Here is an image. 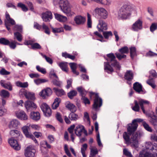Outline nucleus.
I'll return each instance as SVG.
<instances>
[{
    "label": "nucleus",
    "instance_id": "obj_1",
    "mask_svg": "<svg viewBox=\"0 0 157 157\" xmlns=\"http://www.w3.org/2000/svg\"><path fill=\"white\" fill-rule=\"evenodd\" d=\"M143 121V120L141 119L137 118L134 120L132 124H128L127 128L128 132H125L123 135V138L126 144L129 145L131 144L130 136L136 130L138 126L137 122H142Z\"/></svg>",
    "mask_w": 157,
    "mask_h": 157
},
{
    "label": "nucleus",
    "instance_id": "obj_2",
    "mask_svg": "<svg viewBox=\"0 0 157 157\" xmlns=\"http://www.w3.org/2000/svg\"><path fill=\"white\" fill-rule=\"evenodd\" d=\"M108 58L107 62L104 63V70L108 73L113 72V67L116 69L120 70L121 66L118 62L116 60V57L113 53H110L107 55Z\"/></svg>",
    "mask_w": 157,
    "mask_h": 157
},
{
    "label": "nucleus",
    "instance_id": "obj_3",
    "mask_svg": "<svg viewBox=\"0 0 157 157\" xmlns=\"http://www.w3.org/2000/svg\"><path fill=\"white\" fill-rule=\"evenodd\" d=\"M122 6L118 12L117 17L119 19H126L128 18L131 16V12L134 10V7L127 5L125 4Z\"/></svg>",
    "mask_w": 157,
    "mask_h": 157
},
{
    "label": "nucleus",
    "instance_id": "obj_4",
    "mask_svg": "<svg viewBox=\"0 0 157 157\" xmlns=\"http://www.w3.org/2000/svg\"><path fill=\"white\" fill-rule=\"evenodd\" d=\"M59 6L60 10L67 15H70L74 14L71 10L72 6L68 0H60Z\"/></svg>",
    "mask_w": 157,
    "mask_h": 157
},
{
    "label": "nucleus",
    "instance_id": "obj_5",
    "mask_svg": "<svg viewBox=\"0 0 157 157\" xmlns=\"http://www.w3.org/2000/svg\"><path fill=\"white\" fill-rule=\"evenodd\" d=\"M93 13L95 16L98 18L106 19L108 16L107 11L103 7H96Z\"/></svg>",
    "mask_w": 157,
    "mask_h": 157
},
{
    "label": "nucleus",
    "instance_id": "obj_6",
    "mask_svg": "<svg viewBox=\"0 0 157 157\" xmlns=\"http://www.w3.org/2000/svg\"><path fill=\"white\" fill-rule=\"evenodd\" d=\"M135 105L132 107V109L135 111H139L140 110V107L138 103L139 104L141 108L144 113H145V110L144 108V105H148L149 102L143 99L139 100V103L136 100L134 101Z\"/></svg>",
    "mask_w": 157,
    "mask_h": 157
},
{
    "label": "nucleus",
    "instance_id": "obj_7",
    "mask_svg": "<svg viewBox=\"0 0 157 157\" xmlns=\"http://www.w3.org/2000/svg\"><path fill=\"white\" fill-rule=\"evenodd\" d=\"M52 92V90L50 88L46 87L42 90L39 93V95L42 98L45 99L51 95Z\"/></svg>",
    "mask_w": 157,
    "mask_h": 157
},
{
    "label": "nucleus",
    "instance_id": "obj_8",
    "mask_svg": "<svg viewBox=\"0 0 157 157\" xmlns=\"http://www.w3.org/2000/svg\"><path fill=\"white\" fill-rule=\"evenodd\" d=\"M77 90L80 93L82 96V99L83 100L84 103L85 104H89L90 102L88 99L85 97L87 92L82 86L77 88Z\"/></svg>",
    "mask_w": 157,
    "mask_h": 157
},
{
    "label": "nucleus",
    "instance_id": "obj_9",
    "mask_svg": "<svg viewBox=\"0 0 157 157\" xmlns=\"http://www.w3.org/2000/svg\"><path fill=\"white\" fill-rule=\"evenodd\" d=\"M36 151L32 146L27 147L25 150V155L26 157H35Z\"/></svg>",
    "mask_w": 157,
    "mask_h": 157
},
{
    "label": "nucleus",
    "instance_id": "obj_10",
    "mask_svg": "<svg viewBox=\"0 0 157 157\" xmlns=\"http://www.w3.org/2000/svg\"><path fill=\"white\" fill-rule=\"evenodd\" d=\"M25 106L28 112L35 110L37 107V105L35 103L30 101H28L25 102Z\"/></svg>",
    "mask_w": 157,
    "mask_h": 157
},
{
    "label": "nucleus",
    "instance_id": "obj_11",
    "mask_svg": "<svg viewBox=\"0 0 157 157\" xmlns=\"http://www.w3.org/2000/svg\"><path fill=\"white\" fill-rule=\"evenodd\" d=\"M27 125L24 126L21 129L23 133L27 137L31 139L34 141L36 143H37V141L34 136L29 132L28 130L29 126L28 125V124H27Z\"/></svg>",
    "mask_w": 157,
    "mask_h": 157
},
{
    "label": "nucleus",
    "instance_id": "obj_12",
    "mask_svg": "<svg viewBox=\"0 0 157 157\" xmlns=\"http://www.w3.org/2000/svg\"><path fill=\"white\" fill-rule=\"evenodd\" d=\"M10 146L14 150L18 151L21 149V146L19 144L17 141L13 138L9 139L8 140Z\"/></svg>",
    "mask_w": 157,
    "mask_h": 157
},
{
    "label": "nucleus",
    "instance_id": "obj_13",
    "mask_svg": "<svg viewBox=\"0 0 157 157\" xmlns=\"http://www.w3.org/2000/svg\"><path fill=\"white\" fill-rule=\"evenodd\" d=\"M6 19L5 20V25L7 30L10 31V28L8 25L9 24H10L12 25H14L15 23V21L13 19L10 17L9 13L7 12L6 13Z\"/></svg>",
    "mask_w": 157,
    "mask_h": 157
},
{
    "label": "nucleus",
    "instance_id": "obj_14",
    "mask_svg": "<svg viewBox=\"0 0 157 157\" xmlns=\"http://www.w3.org/2000/svg\"><path fill=\"white\" fill-rule=\"evenodd\" d=\"M98 30L100 32H103L107 29V25L103 20L100 19L97 26Z\"/></svg>",
    "mask_w": 157,
    "mask_h": 157
},
{
    "label": "nucleus",
    "instance_id": "obj_15",
    "mask_svg": "<svg viewBox=\"0 0 157 157\" xmlns=\"http://www.w3.org/2000/svg\"><path fill=\"white\" fill-rule=\"evenodd\" d=\"M102 105V100L99 98L98 94L95 95V98L93 105V108L97 110L98 107H100Z\"/></svg>",
    "mask_w": 157,
    "mask_h": 157
},
{
    "label": "nucleus",
    "instance_id": "obj_16",
    "mask_svg": "<svg viewBox=\"0 0 157 157\" xmlns=\"http://www.w3.org/2000/svg\"><path fill=\"white\" fill-rule=\"evenodd\" d=\"M74 20L76 24L78 25H83L86 21V18L80 15L75 16Z\"/></svg>",
    "mask_w": 157,
    "mask_h": 157
},
{
    "label": "nucleus",
    "instance_id": "obj_17",
    "mask_svg": "<svg viewBox=\"0 0 157 157\" xmlns=\"http://www.w3.org/2000/svg\"><path fill=\"white\" fill-rule=\"evenodd\" d=\"M15 114L16 117L20 119L23 120L28 119L27 115L23 111L19 110L16 111L15 112Z\"/></svg>",
    "mask_w": 157,
    "mask_h": 157
},
{
    "label": "nucleus",
    "instance_id": "obj_18",
    "mask_svg": "<svg viewBox=\"0 0 157 157\" xmlns=\"http://www.w3.org/2000/svg\"><path fill=\"white\" fill-rule=\"evenodd\" d=\"M42 18L43 21L45 22L49 21L52 18V14L50 11H46L42 14Z\"/></svg>",
    "mask_w": 157,
    "mask_h": 157
},
{
    "label": "nucleus",
    "instance_id": "obj_19",
    "mask_svg": "<svg viewBox=\"0 0 157 157\" xmlns=\"http://www.w3.org/2000/svg\"><path fill=\"white\" fill-rule=\"evenodd\" d=\"M20 125V122L18 120L14 119L10 121L9 125V127L11 129H17Z\"/></svg>",
    "mask_w": 157,
    "mask_h": 157
},
{
    "label": "nucleus",
    "instance_id": "obj_20",
    "mask_svg": "<svg viewBox=\"0 0 157 157\" xmlns=\"http://www.w3.org/2000/svg\"><path fill=\"white\" fill-rule=\"evenodd\" d=\"M85 130L84 127L83 125L79 124L76 127L74 131L76 135L78 137H80Z\"/></svg>",
    "mask_w": 157,
    "mask_h": 157
},
{
    "label": "nucleus",
    "instance_id": "obj_21",
    "mask_svg": "<svg viewBox=\"0 0 157 157\" xmlns=\"http://www.w3.org/2000/svg\"><path fill=\"white\" fill-rule=\"evenodd\" d=\"M142 28V22L140 19L138 20L132 26V29L134 31H138Z\"/></svg>",
    "mask_w": 157,
    "mask_h": 157
},
{
    "label": "nucleus",
    "instance_id": "obj_22",
    "mask_svg": "<svg viewBox=\"0 0 157 157\" xmlns=\"http://www.w3.org/2000/svg\"><path fill=\"white\" fill-rule=\"evenodd\" d=\"M140 157H157V152L152 154L146 152L144 150H142L140 152L139 154Z\"/></svg>",
    "mask_w": 157,
    "mask_h": 157
},
{
    "label": "nucleus",
    "instance_id": "obj_23",
    "mask_svg": "<svg viewBox=\"0 0 157 157\" xmlns=\"http://www.w3.org/2000/svg\"><path fill=\"white\" fill-rule=\"evenodd\" d=\"M22 93L25 96L26 98L28 99L33 100L36 98L34 93L27 91L26 90H23Z\"/></svg>",
    "mask_w": 157,
    "mask_h": 157
},
{
    "label": "nucleus",
    "instance_id": "obj_24",
    "mask_svg": "<svg viewBox=\"0 0 157 157\" xmlns=\"http://www.w3.org/2000/svg\"><path fill=\"white\" fill-rule=\"evenodd\" d=\"M65 105V107L71 112H75L76 111V107L69 101H67L66 102Z\"/></svg>",
    "mask_w": 157,
    "mask_h": 157
},
{
    "label": "nucleus",
    "instance_id": "obj_25",
    "mask_svg": "<svg viewBox=\"0 0 157 157\" xmlns=\"http://www.w3.org/2000/svg\"><path fill=\"white\" fill-rule=\"evenodd\" d=\"M30 117L32 120L37 121L40 118V114L38 112H31L30 114Z\"/></svg>",
    "mask_w": 157,
    "mask_h": 157
},
{
    "label": "nucleus",
    "instance_id": "obj_26",
    "mask_svg": "<svg viewBox=\"0 0 157 157\" xmlns=\"http://www.w3.org/2000/svg\"><path fill=\"white\" fill-rule=\"evenodd\" d=\"M96 2L103 6H109L112 2L110 0H96Z\"/></svg>",
    "mask_w": 157,
    "mask_h": 157
},
{
    "label": "nucleus",
    "instance_id": "obj_27",
    "mask_svg": "<svg viewBox=\"0 0 157 157\" xmlns=\"http://www.w3.org/2000/svg\"><path fill=\"white\" fill-rule=\"evenodd\" d=\"M138 136V134H135L133 135L131 138V144L132 143L135 147H137L138 146V140L137 138Z\"/></svg>",
    "mask_w": 157,
    "mask_h": 157
},
{
    "label": "nucleus",
    "instance_id": "obj_28",
    "mask_svg": "<svg viewBox=\"0 0 157 157\" xmlns=\"http://www.w3.org/2000/svg\"><path fill=\"white\" fill-rule=\"evenodd\" d=\"M55 18L60 22H64L67 21V17L65 16L58 13H55Z\"/></svg>",
    "mask_w": 157,
    "mask_h": 157
},
{
    "label": "nucleus",
    "instance_id": "obj_29",
    "mask_svg": "<svg viewBox=\"0 0 157 157\" xmlns=\"http://www.w3.org/2000/svg\"><path fill=\"white\" fill-rule=\"evenodd\" d=\"M133 88L138 93L142 92V86L138 82H136L133 84Z\"/></svg>",
    "mask_w": 157,
    "mask_h": 157
},
{
    "label": "nucleus",
    "instance_id": "obj_30",
    "mask_svg": "<svg viewBox=\"0 0 157 157\" xmlns=\"http://www.w3.org/2000/svg\"><path fill=\"white\" fill-rule=\"evenodd\" d=\"M0 84L2 86L6 89H8L10 90H12V86L9 82L5 83L4 80H2L0 81Z\"/></svg>",
    "mask_w": 157,
    "mask_h": 157
},
{
    "label": "nucleus",
    "instance_id": "obj_31",
    "mask_svg": "<svg viewBox=\"0 0 157 157\" xmlns=\"http://www.w3.org/2000/svg\"><path fill=\"white\" fill-rule=\"evenodd\" d=\"M125 79L128 81H130L133 79V74L131 71H128L124 75Z\"/></svg>",
    "mask_w": 157,
    "mask_h": 157
},
{
    "label": "nucleus",
    "instance_id": "obj_32",
    "mask_svg": "<svg viewBox=\"0 0 157 157\" xmlns=\"http://www.w3.org/2000/svg\"><path fill=\"white\" fill-rule=\"evenodd\" d=\"M10 133L11 135L18 138H21L22 136L21 132L17 130H11L10 131Z\"/></svg>",
    "mask_w": 157,
    "mask_h": 157
},
{
    "label": "nucleus",
    "instance_id": "obj_33",
    "mask_svg": "<svg viewBox=\"0 0 157 157\" xmlns=\"http://www.w3.org/2000/svg\"><path fill=\"white\" fill-rule=\"evenodd\" d=\"M61 69L63 71L67 72L68 71L67 63L66 62H62L58 63Z\"/></svg>",
    "mask_w": 157,
    "mask_h": 157
},
{
    "label": "nucleus",
    "instance_id": "obj_34",
    "mask_svg": "<svg viewBox=\"0 0 157 157\" xmlns=\"http://www.w3.org/2000/svg\"><path fill=\"white\" fill-rule=\"evenodd\" d=\"M53 89L58 96H61L65 94L64 91L62 89L54 87Z\"/></svg>",
    "mask_w": 157,
    "mask_h": 157
},
{
    "label": "nucleus",
    "instance_id": "obj_35",
    "mask_svg": "<svg viewBox=\"0 0 157 157\" xmlns=\"http://www.w3.org/2000/svg\"><path fill=\"white\" fill-rule=\"evenodd\" d=\"M75 126L74 124L71 125L68 129V130L69 133L71 134V140L73 142H74L75 138V135L73 133V130L75 128Z\"/></svg>",
    "mask_w": 157,
    "mask_h": 157
},
{
    "label": "nucleus",
    "instance_id": "obj_36",
    "mask_svg": "<svg viewBox=\"0 0 157 157\" xmlns=\"http://www.w3.org/2000/svg\"><path fill=\"white\" fill-rule=\"evenodd\" d=\"M149 121L154 126H155L157 125V117L154 114L151 115Z\"/></svg>",
    "mask_w": 157,
    "mask_h": 157
},
{
    "label": "nucleus",
    "instance_id": "obj_37",
    "mask_svg": "<svg viewBox=\"0 0 157 157\" xmlns=\"http://www.w3.org/2000/svg\"><path fill=\"white\" fill-rule=\"evenodd\" d=\"M68 117L71 121H76L79 118L78 115L74 112H71L69 115Z\"/></svg>",
    "mask_w": 157,
    "mask_h": 157
},
{
    "label": "nucleus",
    "instance_id": "obj_38",
    "mask_svg": "<svg viewBox=\"0 0 157 157\" xmlns=\"http://www.w3.org/2000/svg\"><path fill=\"white\" fill-rule=\"evenodd\" d=\"M129 49L131 57L132 59H133L137 56L136 48L132 46L129 48Z\"/></svg>",
    "mask_w": 157,
    "mask_h": 157
},
{
    "label": "nucleus",
    "instance_id": "obj_39",
    "mask_svg": "<svg viewBox=\"0 0 157 157\" xmlns=\"http://www.w3.org/2000/svg\"><path fill=\"white\" fill-rule=\"evenodd\" d=\"M60 102V99L58 98H56L54 100V102L52 105V109H56L58 107Z\"/></svg>",
    "mask_w": 157,
    "mask_h": 157
},
{
    "label": "nucleus",
    "instance_id": "obj_40",
    "mask_svg": "<svg viewBox=\"0 0 157 157\" xmlns=\"http://www.w3.org/2000/svg\"><path fill=\"white\" fill-rule=\"evenodd\" d=\"M14 39H16L19 42H21L22 40V36L19 32H16L14 33Z\"/></svg>",
    "mask_w": 157,
    "mask_h": 157
},
{
    "label": "nucleus",
    "instance_id": "obj_41",
    "mask_svg": "<svg viewBox=\"0 0 157 157\" xmlns=\"http://www.w3.org/2000/svg\"><path fill=\"white\" fill-rule=\"evenodd\" d=\"M70 67L73 73L76 74V75H78L79 74V73L77 72L76 71V64L75 63H69Z\"/></svg>",
    "mask_w": 157,
    "mask_h": 157
},
{
    "label": "nucleus",
    "instance_id": "obj_42",
    "mask_svg": "<svg viewBox=\"0 0 157 157\" xmlns=\"http://www.w3.org/2000/svg\"><path fill=\"white\" fill-rule=\"evenodd\" d=\"M0 95L4 98H8L10 96V93L8 91L3 90L0 92Z\"/></svg>",
    "mask_w": 157,
    "mask_h": 157
},
{
    "label": "nucleus",
    "instance_id": "obj_43",
    "mask_svg": "<svg viewBox=\"0 0 157 157\" xmlns=\"http://www.w3.org/2000/svg\"><path fill=\"white\" fill-rule=\"evenodd\" d=\"M118 51L121 53L127 54L128 52L129 49L127 47L124 46L119 49Z\"/></svg>",
    "mask_w": 157,
    "mask_h": 157
},
{
    "label": "nucleus",
    "instance_id": "obj_44",
    "mask_svg": "<svg viewBox=\"0 0 157 157\" xmlns=\"http://www.w3.org/2000/svg\"><path fill=\"white\" fill-rule=\"evenodd\" d=\"M87 27L89 28H91L92 27V21L91 19V15L89 13H87Z\"/></svg>",
    "mask_w": 157,
    "mask_h": 157
},
{
    "label": "nucleus",
    "instance_id": "obj_45",
    "mask_svg": "<svg viewBox=\"0 0 157 157\" xmlns=\"http://www.w3.org/2000/svg\"><path fill=\"white\" fill-rule=\"evenodd\" d=\"M98 151L96 147L90 148V155L92 156H94L96 154H98Z\"/></svg>",
    "mask_w": 157,
    "mask_h": 157
},
{
    "label": "nucleus",
    "instance_id": "obj_46",
    "mask_svg": "<svg viewBox=\"0 0 157 157\" xmlns=\"http://www.w3.org/2000/svg\"><path fill=\"white\" fill-rule=\"evenodd\" d=\"M143 125L145 129L147 131L150 132H152V129L151 128L145 121L143 122Z\"/></svg>",
    "mask_w": 157,
    "mask_h": 157
},
{
    "label": "nucleus",
    "instance_id": "obj_47",
    "mask_svg": "<svg viewBox=\"0 0 157 157\" xmlns=\"http://www.w3.org/2000/svg\"><path fill=\"white\" fill-rule=\"evenodd\" d=\"M147 83L153 88H155L156 86L155 82L152 79H149L147 80Z\"/></svg>",
    "mask_w": 157,
    "mask_h": 157
},
{
    "label": "nucleus",
    "instance_id": "obj_48",
    "mask_svg": "<svg viewBox=\"0 0 157 157\" xmlns=\"http://www.w3.org/2000/svg\"><path fill=\"white\" fill-rule=\"evenodd\" d=\"M16 85L18 87L25 88L28 86V84L27 82H16Z\"/></svg>",
    "mask_w": 157,
    "mask_h": 157
},
{
    "label": "nucleus",
    "instance_id": "obj_49",
    "mask_svg": "<svg viewBox=\"0 0 157 157\" xmlns=\"http://www.w3.org/2000/svg\"><path fill=\"white\" fill-rule=\"evenodd\" d=\"M44 30V32L47 34H49L50 32L48 26L44 23H43L42 26V29Z\"/></svg>",
    "mask_w": 157,
    "mask_h": 157
},
{
    "label": "nucleus",
    "instance_id": "obj_50",
    "mask_svg": "<svg viewBox=\"0 0 157 157\" xmlns=\"http://www.w3.org/2000/svg\"><path fill=\"white\" fill-rule=\"evenodd\" d=\"M10 41L4 38H1L0 39V43L5 45H8L10 44Z\"/></svg>",
    "mask_w": 157,
    "mask_h": 157
},
{
    "label": "nucleus",
    "instance_id": "obj_51",
    "mask_svg": "<svg viewBox=\"0 0 157 157\" xmlns=\"http://www.w3.org/2000/svg\"><path fill=\"white\" fill-rule=\"evenodd\" d=\"M13 30L21 33L22 31V26L21 25H16L13 27Z\"/></svg>",
    "mask_w": 157,
    "mask_h": 157
},
{
    "label": "nucleus",
    "instance_id": "obj_52",
    "mask_svg": "<svg viewBox=\"0 0 157 157\" xmlns=\"http://www.w3.org/2000/svg\"><path fill=\"white\" fill-rule=\"evenodd\" d=\"M116 57L119 60H121L122 59L126 58V56L123 53H119L116 52L115 53Z\"/></svg>",
    "mask_w": 157,
    "mask_h": 157
},
{
    "label": "nucleus",
    "instance_id": "obj_53",
    "mask_svg": "<svg viewBox=\"0 0 157 157\" xmlns=\"http://www.w3.org/2000/svg\"><path fill=\"white\" fill-rule=\"evenodd\" d=\"M44 115L47 117H49L52 114L51 110L50 108L45 110V111H43Z\"/></svg>",
    "mask_w": 157,
    "mask_h": 157
},
{
    "label": "nucleus",
    "instance_id": "obj_54",
    "mask_svg": "<svg viewBox=\"0 0 157 157\" xmlns=\"http://www.w3.org/2000/svg\"><path fill=\"white\" fill-rule=\"evenodd\" d=\"M77 94V92L75 90H72L68 93V96L69 98L72 99L73 97L76 96Z\"/></svg>",
    "mask_w": 157,
    "mask_h": 157
},
{
    "label": "nucleus",
    "instance_id": "obj_55",
    "mask_svg": "<svg viewBox=\"0 0 157 157\" xmlns=\"http://www.w3.org/2000/svg\"><path fill=\"white\" fill-rule=\"evenodd\" d=\"M17 6L21 8L22 10L26 12L28 10L27 7L24 4L21 3H18Z\"/></svg>",
    "mask_w": 157,
    "mask_h": 157
},
{
    "label": "nucleus",
    "instance_id": "obj_56",
    "mask_svg": "<svg viewBox=\"0 0 157 157\" xmlns=\"http://www.w3.org/2000/svg\"><path fill=\"white\" fill-rule=\"evenodd\" d=\"M40 107L42 111H45L50 108L49 106L45 103H42L40 106Z\"/></svg>",
    "mask_w": 157,
    "mask_h": 157
},
{
    "label": "nucleus",
    "instance_id": "obj_57",
    "mask_svg": "<svg viewBox=\"0 0 157 157\" xmlns=\"http://www.w3.org/2000/svg\"><path fill=\"white\" fill-rule=\"evenodd\" d=\"M153 144L151 142H146L145 144L146 149L151 151Z\"/></svg>",
    "mask_w": 157,
    "mask_h": 157
},
{
    "label": "nucleus",
    "instance_id": "obj_58",
    "mask_svg": "<svg viewBox=\"0 0 157 157\" xmlns=\"http://www.w3.org/2000/svg\"><path fill=\"white\" fill-rule=\"evenodd\" d=\"M36 69L38 71L43 74H45L46 73V69L45 68L41 67L39 66H37Z\"/></svg>",
    "mask_w": 157,
    "mask_h": 157
},
{
    "label": "nucleus",
    "instance_id": "obj_59",
    "mask_svg": "<svg viewBox=\"0 0 157 157\" xmlns=\"http://www.w3.org/2000/svg\"><path fill=\"white\" fill-rule=\"evenodd\" d=\"M52 32L54 33H60L63 31V29L61 27L60 28H52Z\"/></svg>",
    "mask_w": 157,
    "mask_h": 157
},
{
    "label": "nucleus",
    "instance_id": "obj_60",
    "mask_svg": "<svg viewBox=\"0 0 157 157\" xmlns=\"http://www.w3.org/2000/svg\"><path fill=\"white\" fill-rule=\"evenodd\" d=\"M157 28V23H152L150 27V30L151 32H153Z\"/></svg>",
    "mask_w": 157,
    "mask_h": 157
},
{
    "label": "nucleus",
    "instance_id": "obj_61",
    "mask_svg": "<svg viewBox=\"0 0 157 157\" xmlns=\"http://www.w3.org/2000/svg\"><path fill=\"white\" fill-rule=\"evenodd\" d=\"M10 72L7 71L4 68H2L0 71V74L2 75H9Z\"/></svg>",
    "mask_w": 157,
    "mask_h": 157
},
{
    "label": "nucleus",
    "instance_id": "obj_62",
    "mask_svg": "<svg viewBox=\"0 0 157 157\" xmlns=\"http://www.w3.org/2000/svg\"><path fill=\"white\" fill-rule=\"evenodd\" d=\"M56 117L57 120L60 123H62L63 120L62 118L61 115L60 113H57L56 115Z\"/></svg>",
    "mask_w": 157,
    "mask_h": 157
},
{
    "label": "nucleus",
    "instance_id": "obj_63",
    "mask_svg": "<svg viewBox=\"0 0 157 157\" xmlns=\"http://www.w3.org/2000/svg\"><path fill=\"white\" fill-rule=\"evenodd\" d=\"M103 35L105 39H107L109 36H112V33L111 31L103 32Z\"/></svg>",
    "mask_w": 157,
    "mask_h": 157
},
{
    "label": "nucleus",
    "instance_id": "obj_64",
    "mask_svg": "<svg viewBox=\"0 0 157 157\" xmlns=\"http://www.w3.org/2000/svg\"><path fill=\"white\" fill-rule=\"evenodd\" d=\"M150 139L153 141L157 142V135L155 134H152L150 136Z\"/></svg>",
    "mask_w": 157,
    "mask_h": 157
}]
</instances>
